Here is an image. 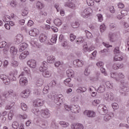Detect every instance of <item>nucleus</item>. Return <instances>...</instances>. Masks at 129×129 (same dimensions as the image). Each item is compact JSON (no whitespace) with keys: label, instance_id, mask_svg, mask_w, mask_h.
<instances>
[{"label":"nucleus","instance_id":"nucleus-49","mask_svg":"<svg viewBox=\"0 0 129 129\" xmlns=\"http://www.w3.org/2000/svg\"><path fill=\"white\" fill-rule=\"evenodd\" d=\"M71 81V78H68L64 80V84L67 86H69V87H72V85L70 84L69 85V83Z\"/></svg>","mask_w":129,"mask_h":129},{"label":"nucleus","instance_id":"nucleus-61","mask_svg":"<svg viewBox=\"0 0 129 129\" xmlns=\"http://www.w3.org/2000/svg\"><path fill=\"white\" fill-rule=\"evenodd\" d=\"M83 51L86 53L87 52H89V48L87 46V45H84L83 48Z\"/></svg>","mask_w":129,"mask_h":129},{"label":"nucleus","instance_id":"nucleus-48","mask_svg":"<svg viewBox=\"0 0 129 129\" xmlns=\"http://www.w3.org/2000/svg\"><path fill=\"white\" fill-rule=\"evenodd\" d=\"M17 1H12L9 3V5L12 8H16V7H17Z\"/></svg>","mask_w":129,"mask_h":129},{"label":"nucleus","instance_id":"nucleus-12","mask_svg":"<svg viewBox=\"0 0 129 129\" xmlns=\"http://www.w3.org/2000/svg\"><path fill=\"white\" fill-rule=\"evenodd\" d=\"M44 105V100L42 99H37L33 101V106L35 107H40Z\"/></svg>","mask_w":129,"mask_h":129},{"label":"nucleus","instance_id":"nucleus-22","mask_svg":"<svg viewBox=\"0 0 129 129\" xmlns=\"http://www.w3.org/2000/svg\"><path fill=\"white\" fill-rule=\"evenodd\" d=\"M73 64L77 67H82L84 65V61L80 59H76L73 61Z\"/></svg>","mask_w":129,"mask_h":129},{"label":"nucleus","instance_id":"nucleus-55","mask_svg":"<svg viewBox=\"0 0 129 129\" xmlns=\"http://www.w3.org/2000/svg\"><path fill=\"white\" fill-rule=\"evenodd\" d=\"M97 17L98 18L99 22H102L103 21V16H102V15L100 14H97Z\"/></svg>","mask_w":129,"mask_h":129},{"label":"nucleus","instance_id":"nucleus-63","mask_svg":"<svg viewBox=\"0 0 129 129\" xmlns=\"http://www.w3.org/2000/svg\"><path fill=\"white\" fill-rule=\"evenodd\" d=\"M33 93L35 94V95L39 96L41 94V91L39 89H35L34 90Z\"/></svg>","mask_w":129,"mask_h":129},{"label":"nucleus","instance_id":"nucleus-19","mask_svg":"<svg viewBox=\"0 0 129 129\" xmlns=\"http://www.w3.org/2000/svg\"><path fill=\"white\" fill-rule=\"evenodd\" d=\"M71 112L73 113H79L80 112V107L78 105H72Z\"/></svg>","mask_w":129,"mask_h":129},{"label":"nucleus","instance_id":"nucleus-56","mask_svg":"<svg viewBox=\"0 0 129 129\" xmlns=\"http://www.w3.org/2000/svg\"><path fill=\"white\" fill-rule=\"evenodd\" d=\"M87 3L89 6H94V1L93 0H87Z\"/></svg>","mask_w":129,"mask_h":129},{"label":"nucleus","instance_id":"nucleus-28","mask_svg":"<svg viewBox=\"0 0 129 129\" xmlns=\"http://www.w3.org/2000/svg\"><path fill=\"white\" fill-rule=\"evenodd\" d=\"M28 55H29V51H25L19 55V59L20 60H24V59H26Z\"/></svg>","mask_w":129,"mask_h":129},{"label":"nucleus","instance_id":"nucleus-53","mask_svg":"<svg viewBox=\"0 0 129 129\" xmlns=\"http://www.w3.org/2000/svg\"><path fill=\"white\" fill-rule=\"evenodd\" d=\"M21 106L22 110H27L28 106L25 103H21Z\"/></svg>","mask_w":129,"mask_h":129},{"label":"nucleus","instance_id":"nucleus-35","mask_svg":"<svg viewBox=\"0 0 129 129\" xmlns=\"http://www.w3.org/2000/svg\"><path fill=\"white\" fill-rule=\"evenodd\" d=\"M53 23L56 26V27H60L61 25H62V20L59 18L55 19L53 21Z\"/></svg>","mask_w":129,"mask_h":129},{"label":"nucleus","instance_id":"nucleus-2","mask_svg":"<svg viewBox=\"0 0 129 129\" xmlns=\"http://www.w3.org/2000/svg\"><path fill=\"white\" fill-rule=\"evenodd\" d=\"M3 96L5 97V98L15 99V98H17V93L14 92L13 90H9L3 93Z\"/></svg>","mask_w":129,"mask_h":129},{"label":"nucleus","instance_id":"nucleus-27","mask_svg":"<svg viewBox=\"0 0 129 129\" xmlns=\"http://www.w3.org/2000/svg\"><path fill=\"white\" fill-rule=\"evenodd\" d=\"M43 84H44V80L42 78L37 79L36 82V85L38 87H41L43 86Z\"/></svg>","mask_w":129,"mask_h":129},{"label":"nucleus","instance_id":"nucleus-1","mask_svg":"<svg viewBox=\"0 0 129 129\" xmlns=\"http://www.w3.org/2000/svg\"><path fill=\"white\" fill-rule=\"evenodd\" d=\"M120 92L121 93H122V91H123V92H128V82L125 80H123L120 81Z\"/></svg>","mask_w":129,"mask_h":129},{"label":"nucleus","instance_id":"nucleus-31","mask_svg":"<svg viewBox=\"0 0 129 129\" xmlns=\"http://www.w3.org/2000/svg\"><path fill=\"white\" fill-rule=\"evenodd\" d=\"M20 46L19 52H23L24 50H25V49L28 48V44H27V43H23L21 44Z\"/></svg>","mask_w":129,"mask_h":129},{"label":"nucleus","instance_id":"nucleus-17","mask_svg":"<svg viewBox=\"0 0 129 129\" xmlns=\"http://www.w3.org/2000/svg\"><path fill=\"white\" fill-rule=\"evenodd\" d=\"M17 75H18V71H17L16 70H14L13 72H11L9 74V77L11 80H12V81H16V80H17V78H16V76H17Z\"/></svg>","mask_w":129,"mask_h":129},{"label":"nucleus","instance_id":"nucleus-36","mask_svg":"<svg viewBox=\"0 0 129 129\" xmlns=\"http://www.w3.org/2000/svg\"><path fill=\"white\" fill-rule=\"evenodd\" d=\"M42 75L43 77L48 78V77H51L52 76V73H51V72L48 70H46L45 72L42 73Z\"/></svg>","mask_w":129,"mask_h":129},{"label":"nucleus","instance_id":"nucleus-25","mask_svg":"<svg viewBox=\"0 0 129 129\" xmlns=\"http://www.w3.org/2000/svg\"><path fill=\"white\" fill-rule=\"evenodd\" d=\"M64 7H68L70 8V9H72V10H76V5L72 2H67L64 4Z\"/></svg>","mask_w":129,"mask_h":129},{"label":"nucleus","instance_id":"nucleus-41","mask_svg":"<svg viewBox=\"0 0 129 129\" xmlns=\"http://www.w3.org/2000/svg\"><path fill=\"white\" fill-rule=\"evenodd\" d=\"M11 66H12V67H14V68H16V67H18V66H19V62L14 59H12L11 61Z\"/></svg>","mask_w":129,"mask_h":129},{"label":"nucleus","instance_id":"nucleus-37","mask_svg":"<svg viewBox=\"0 0 129 129\" xmlns=\"http://www.w3.org/2000/svg\"><path fill=\"white\" fill-rule=\"evenodd\" d=\"M59 124L62 126V127H68L69 126V123L65 121H60Z\"/></svg>","mask_w":129,"mask_h":129},{"label":"nucleus","instance_id":"nucleus-6","mask_svg":"<svg viewBox=\"0 0 129 129\" xmlns=\"http://www.w3.org/2000/svg\"><path fill=\"white\" fill-rule=\"evenodd\" d=\"M40 115L43 118H49L51 116L50 110L48 109H41L40 111Z\"/></svg>","mask_w":129,"mask_h":129},{"label":"nucleus","instance_id":"nucleus-42","mask_svg":"<svg viewBox=\"0 0 129 129\" xmlns=\"http://www.w3.org/2000/svg\"><path fill=\"white\" fill-rule=\"evenodd\" d=\"M44 7H45V5H44V4H43L40 2H37L36 8H37V9H39V10H42V9H43V8H44Z\"/></svg>","mask_w":129,"mask_h":129},{"label":"nucleus","instance_id":"nucleus-29","mask_svg":"<svg viewBox=\"0 0 129 129\" xmlns=\"http://www.w3.org/2000/svg\"><path fill=\"white\" fill-rule=\"evenodd\" d=\"M10 52L11 55L15 56L18 53V49L15 46H11L10 47Z\"/></svg>","mask_w":129,"mask_h":129},{"label":"nucleus","instance_id":"nucleus-58","mask_svg":"<svg viewBox=\"0 0 129 129\" xmlns=\"http://www.w3.org/2000/svg\"><path fill=\"white\" fill-rule=\"evenodd\" d=\"M28 14H29V11L28 10H27L26 9H24V10H22L21 15L23 17H25V16H27V15H28Z\"/></svg>","mask_w":129,"mask_h":129},{"label":"nucleus","instance_id":"nucleus-5","mask_svg":"<svg viewBox=\"0 0 129 129\" xmlns=\"http://www.w3.org/2000/svg\"><path fill=\"white\" fill-rule=\"evenodd\" d=\"M114 53L115 54V55L113 58V61H122L123 57L120 55V52H119V48L118 47L114 49Z\"/></svg>","mask_w":129,"mask_h":129},{"label":"nucleus","instance_id":"nucleus-11","mask_svg":"<svg viewBox=\"0 0 129 129\" xmlns=\"http://www.w3.org/2000/svg\"><path fill=\"white\" fill-rule=\"evenodd\" d=\"M0 79L3 81L4 84L6 85H9L11 83V80L8 78V76L5 74L0 75Z\"/></svg>","mask_w":129,"mask_h":129},{"label":"nucleus","instance_id":"nucleus-14","mask_svg":"<svg viewBox=\"0 0 129 129\" xmlns=\"http://www.w3.org/2000/svg\"><path fill=\"white\" fill-rule=\"evenodd\" d=\"M24 40V36L22 34H17L15 38V41L17 44H21Z\"/></svg>","mask_w":129,"mask_h":129},{"label":"nucleus","instance_id":"nucleus-24","mask_svg":"<svg viewBox=\"0 0 129 129\" xmlns=\"http://www.w3.org/2000/svg\"><path fill=\"white\" fill-rule=\"evenodd\" d=\"M112 68L114 70H117L118 69H121V68H123V64L119 63H115L112 66Z\"/></svg>","mask_w":129,"mask_h":129},{"label":"nucleus","instance_id":"nucleus-50","mask_svg":"<svg viewBox=\"0 0 129 129\" xmlns=\"http://www.w3.org/2000/svg\"><path fill=\"white\" fill-rule=\"evenodd\" d=\"M8 66H9V61L7 60H4L3 64V69H7V68H8Z\"/></svg>","mask_w":129,"mask_h":129},{"label":"nucleus","instance_id":"nucleus-39","mask_svg":"<svg viewBox=\"0 0 129 129\" xmlns=\"http://www.w3.org/2000/svg\"><path fill=\"white\" fill-rule=\"evenodd\" d=\"M32 111L33 113H34V114L37 116L40 115V113H41V112H40V110H39V108H37L36 107L33 108Z\"/></svg>","mask_w":129,"mask_h":129},{"label":"nucleus","instance_id":"nucleus-64","mask_svg":"<svg viewBox=\"0 0 129 129\" xmlns=\"http://www.w3.org/2000/svg\"><path fill=\"white\" fill-rule=\"evenodd\" d=\"M7 42L6 41H3L0 43V48H5L7 46Z\"/></svg>","mask_w":129,"mask_h":129},{"label":"nucleus","instance_id":"nucleus-38","mask_svg":"<svg viewBox=\"0 0 129 129\" xmlns=\"http://www.w3.org/2000/svg\"><path fill=\"white\" fill-rule=\"evenodd\" d=\"M66 73L68 77H73V76H74V71L72 69L68 70Z\"/></svg>","mask_w":129,"mask_h":129},{"label":"nucleus","instance_id":"nucleus-59","mask_svg":"<svg viewBox=\"0 0 129 129\" xmlns=\"http://www.w3.org/2000/svg\"><path fill=\"white\" fill-rule=\"evenodd\" d=\"M120 24L121 25H123L124 27L126 29H127V28L129 27L128 24L124 21H121Z\"/></svg>","mask_w":129,"mask_h":129},{"label":"nucleus","instance_id":"nucleus-15","mask_svg":"<svg viewBox=\"0 0 129 129\" xmlns=\"http://www.w3.org/2000/svg\"><path fill=\"white\" fill-rule=\"evenodd\" d=\"M27 65L30 68L35 69L37 68V61L34 59H30L27 61Z\"/></svg>","mask_w":129,"mask_h":129},{"label":"nucleus","instance_id":"nucleus-51","mask_svg":"<svg viewBox=\"0 0 129 129\" xmlns=\"http://www.w3.org/2000/svg\"><path fill=\"white\" fill-rule=\"evenodd\" d=\"M105 30H106V27H105V25L104 24H102L100 26V31L101 33H103Z\"/></svg>","mask_w":129,"mask_h":129},{"label":"nucleus","instance_id":"nucleus-52","mask_svg":"<svg viewBox=\"0 0 129 129\" xmlns=\"http://www.w3.org/2000/svg\"><path fill=\"white\" fill-rule=\"evenodd\" d=\"M19 122L14 121L12 124V127L14 129H17L19 126Z\"/></svg>","mask_w":129,"mask_h":129},{"label":"nucleus","instance_id":"nucleus-40","mask_svg":"<svg viewBox=\"0 0 129 129\" xmlns=\"http://www.w3.org/2000/svg\"><path fill=\"white\" fill-rule=\"evenodd\" d=\"M58 37V35L53 34L52 36V37L50 39V41L51 43H53V44H56V42H57V38Z\"/></svg>","mask_w":129,"mask_h":129},{"label":"nucleus","instance_id":"nucleus-34","mask_svg":"<svg viewBox=\"0 0 129 129\" xmlns=\"http://www.w3.org/2000/svg\"><path fill=\"white\" fill-rule=\"evenodd\" d=\"M97 91L99 93H103V92L105 91V86H104V84H101L99 87L98 88Z\"/></svg>","mask_w":129,"mask_h":129},{"label":"nucleus","instance_id":"nucleus-4","mask_svg":"<svg viewBox=\"0 0 129 129\" xmlns=\"http://www.w3.org/2000/svg\"><path fill=\"white\" fill-rule=\"evenodd\" d=\"M54 101L57 105H60L64 101V96L62 94L55 95Z\"/></svg>","mask_w":129,"mask_h":129},{"label":"nucleus","instance_id":"nucleus-13","mask_svg":"<svg viewBox=\"0 0 129 129\" xmlns=\"http://www.w3.org/2000/svg\"><path fill=\"white\" fill-rule=\"evenodd\" d=\"M71 129H84L83 124L80 123H73L71 125Z\"/></svg>","mask_w":129,"mask_h":129},{"label":"nucleus","instance_id":"nucleus-47","mask_svg":"<svg viewBox=\"0 0 129 129\" xmlns=\"http://www.w3.org/2000/svg\"><path fill=\"white\" fill-rule=\"evenodd\" d=\"M85 32L86 33V37L88 39H91L93 37L92 34L89 31L86 30Z\"/></svg>","mask_w":129,"mask_h":129},{"label":"nucleus","instance_id":"nucleus-30","mask_svg":"<svg viewBox=\"0 0 129 129\" xmlns=\"http://www.w3.org/2000/svg\"><path fill=\"white\" fill-rule=\"evenodd\" d=\"M110 77L113 78L116 82H119V78H118V74L117 73H112L110 74Z\"/></svg>","mask_w":129,"mask_h":129},{"label":"nucleus","instance_id":"nucleus-26","mask_svg":"<svg viewBox=\"0 0 129 129\" xmlns=\"http://www.w3.org/2000/svg\"><path fill=\"white\" fill-rule=\"evenodd\" d=\"M112 116H113V113L112 112H110L104 116V119L105 120V121H108L109 119H111Z\"/></svg>","mask_w":129,"mask_h":129},{"label":"nucleus","instance_id":"nucleus-33","mask_svg":"<svg viewBox=\"0 0 129 129\" xmlns=\"http://www.w3.org/2000/svg\"><path fill=\"white\" fill-rule=\"evenodd\" d=\"M39 41L41 43H44L47 41V36L44 34H41L39 36Z\"/></svg>","mask_w":129,"mask_h":129},{"label":"nucleus","instance_id":"nucleus-8","mask_svg":"<svg viewBox=\"0 0 129 129\" xmlns=\"http://www.w3.org/2000/svg\"><path fill=\"white\" fill-rule=\"evenodd\" d=\"M24 73H22L20 76V81H19V84L21 86H26V85H28V80L27 78L25 77H21V76H23Z\"/></svg>","mask_w":129,"mask_h":129},{"label":"nucleus","instance_id":"nucleus-23","mask_svg":"<svg viewBox=\"0 0 129 129\" xmlns=\"http://www.w3.org/2000/svg\"><path fill=\"white\" fill-rule=\"evenodd\" d=\"M55 61H56V57L54 55L48 56L47 58V62L49 64H53Z\"/></svg>","mask_w":129,"mask_h":129},{"label":"nucleus","instance_id":"nucleus-16","mask_svg":"<svg viewBox=\"0 0 129 129\" xmlns=\"http://www.w3.org/2000/svg\"><path fill=\"white\" fill-rule=\"evenodd\" d=\"M48 63L45 61H43L42 64L39 67V70L40 72L44 73L48 69Z\"/></svg>","mask_w":129,"mask_h":129},{"label":"nucleus","instance_id":"nucleus-44","mask_svg":"<svg viewBox=\"0 0 129 129\" xmlns=\"http://www.w3.org/2000/svg\"><path fill=\"white\" fill-rule=\"evenodd\" d=\"M49 86H45L43 89V94L45 95V94H47V93H49Z\"/></svg>","mask_w":129,"mask_h":129},{"label":"nucleus","instance_id":"nucleus-43","mask_svg":"<svg viewBox=\"0 0 129 129\" xmlns=\"http://www.w3.org/2000/svg\"><path fill=\"white\" fill-rule=\"evenodd\" d=\"M105 85L106 87L109 89H112V88L113 87V84H112V83H110V82L108 81L106 82Z\"/></svg>","mask_w":129,"mask_h":129},{"label":"nucleus","instance_id":"nucleus-32","mask_svg":"<svg viewBox=\"0 0 129 129\" xmlns=\"http://www.w3.org/2000/svg\"><path fill=\"white\" fill-rule=\"evenodd\" d=\"M120 13L121 15H118L117 17L118 20H121L123 17H125V16H127L128 13L126 10H122Z\"/></svg>","mask_w":129,"mask_h":129},{"label":"nucleus","instance_id":"nucleus-57","mask_svg":"<svg viewBox=\"0 0 129 129\" xmlns=\"http://www.w3.org/2000/svg\"><path fill=\"white\" fill-rule=\"evenodd\" d=\"M72 27L74 28V29H76L79 27V23L78 22L73 23L72 24Z\"/></svg>","mask_w":129,"mask_h":129},{"label":"nucleus","instance_id":"nucleus-3","mask_svg":"<svg viewBox=\"0 0 129 129\" xmlns=\"http://www.w3.org/2000/svg\"><path fill=\"white\" fill-rule=\"evenodd\" d=\"M92 14V9L90 8H86L81 13V15L84 19H87Z\"/></svg>","mask_w":129,"mask_h":129},{"label":"nucleus","instance_id":"nucleus-46","mask_svg":"<svg viewBox=\"0 0 129 129\" xmlns=\"http://www.w3.org/2000/svg\"><path fill=\"white\" fill-rule=\"evenodd\" d=\"M125 77V76H124V75H123V74H122V73H119L118 74V78L119 79V82H120L121 80H123Z\"/></svg>","mask_w":129,"mask_h":129},{"label":"nucleus","instance_id":"nucleus-60","mask_svg":"<svg viewBox=\"0 0 129 129\" xmlns=\"http://www.w3.org/2000/svg\"><path fill=\"white\" fill-rule=\"evenodd\" d=\"M70 41H71V42H73V41H74L75 39H76V36H75L73 34H71L70 35Z\"/></svg>","mask_w":129,"mask_h":129},{"label":"nucleus","instance_id":"nucleus-21","mask_svg":"<svg viewBox=\"0 0 129 129\" xmlns=\"http://www.w3.org/2000/svg\"><path fill=\"white\" fill-rule=\"evenodd\" d=\"M40 32L39 31V30L36 28H34L30 31H29V35L30 36H32V37H36V36H38L39 35Z\"/></svg>","mask_w":129,"mask_h":129},{"label":"nucleus","instance_id":"nucleus-45","mask_svg":"<svg viewBox=\"0 0 129 129\" xmlns=\"http://www.w3.org/2000/svg\"><path fill=\"white\" fill-rule=\"evenodd\" d=\"M24 71L25 72L26 74L28 75V76H31V71L30 70V69H29L28 67H25L23 69Z\"/></svg>","mask_w":129,"mask_h":129},{"label":"nucleus","instance_id":"nucleus-9","mask_svg":"<svg viewBox=\"0 0 129 129\" xmlns=\"http://www.w3.org/2000/svg\"><path fill=\"white\" fill-rule=\"evenodd\" d=\"M104 99L107 101H112L114 99L113 93L111 92H107L104 95Z\"/></svg>","mask_w":129,"mask_h":129},{"label":"nucleus","instance_id":"nucleus-54","mask_svg":"<svg viewBox=\"0 0 129 129\" xmlns=\"http://www.w3.org/2000/svg\"><path fill=\"white\" fill-rule=\"evenodd\" d=\"M84 41V39L83 37H80L77 39L76 43L77 44H82Z\"/></svg>","mask_w":129,"mask_h":129},{"label":"nucleus","instance_id":"nucleus-7","mask_svg":"<svg viewBox=\"0 0 129 129\" xmlns=\"http://www.w3.org/2000/svg\"><path fill=\"white\" fill-rule=\"evenodd\" d=\"M98 111L101 114H105L108 113V110L107 107L104 104H101L98 107Z\"/></svg>","mask_w":129,"mask_h":129},{"label":"nucleus","instance_id":"nucleus-20","mask_svg":"<svg viewBox=\"0 0 129 129\" xmlns=\"http://www.w3.org/2000/svg\"><path fill=\"white\" fill-rule=\"evenodd\" d=\"M30 93H31V90L27 89L21 93V96L23 97V98H27V97H29L30 96Z\"/></svg>","mask_w":129,"mask_h":129},{"label":"nucleus","instance_id":"nucleus-18","mask_svg":"<svg viewBox=\"0 0 129 129\" xmlns=\"http://www.w3.org/2000/svg\"><path fill=\"white\" fill-rule=\"evenodd\" d=\"M84 114L88 117H95L96 114L93 111L86 110L84 112Z\"/></svg>","mask_w":129,"mask_h":129},{"label":"nucleus","instance_id":"nucleus-62","mask_svg":"<svg viewBox=\"0 0 129 129\" xmlns=\"http://www.w3.org/2000/svg\"><path fill=\"white\" fill-rule=\"evenodd\" d=\"M112 107L113 109H118V104L116 103H112Z\"/></svg>","mask_w":129,"mask_h":129},{"label":"nucleus","instance_id":"nucleus-10","mask_svg":"<svg viewBox=\"0 0 129 129\" xmlns=\"http://www.w3.org/2000/svg\"><path fill=\"white\" fill-rule=\"evenodd\" d=\"M118 32L110 33L108 36L110 42H114L118 38Z\"/></svg>","mask_w":129,"mask_h":129}]
</instances>
